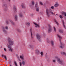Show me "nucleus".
<instances>
[{
  "mask_svg": "<svg viewBox=\"0 0 66 66\" xmlns=\"http://www.w3.org/2000/svg\"><path fill=\"white\" fill-rule=\"evenodd\" d=\"M20 66H21V65H22V63L21 62H20Z\"/></svg>",
  "mask_w": 66,
  "mask_h": 66,
  "instance_id": "79ce46f5",
  "label": "nucleus"
},
{
  "mask_svg": "<svg viewBox=\"0 0 66 66\" xmlns=\"http://www.w3.org/2000/svg\"><path fill=\"white\" fill-rule=\"evenodd\" d=\"M33 58H34V60H35V58H34V57Z\"/></svg>",
  "mask_w": 66,
  "mask_h": 66,
  "instance_id": "09e8293b",
  "label": "nucleus"
},
{
  "mask_svg": "<svg viewBox=\"0 0 66 66\" xmlns=\"http://www.w3.org/2000/svg\"><path fill=\"white\" fill-rule=\"evenodd\" d=\"M9 2H10V1H11V0H9Z\"/></svg>",
  "mask_w": 66,
  "mask_h": 66,
  "instance_id": "8fccbe9b",
  "label": "nucleus"
},
{
  "mask_svg": "<svg viewBox=\"0 0 66 66\" xmlns=\"http://www.w3.org/2000/svg\"><path fill=\"white\" fill-rule=\"evenodd\" d=\"M53 62L54 63H55V62H56V60H53Z\"/></svg>",
  "mask_w": 66,
  "mask_h": 66,
  "instance_id": "a19ab883",
  "label": "nucleus"
},
{
  "mask_svg": "<svg viewBox=\"0 0 66 66\" xmlns=\"http://www.w3.org/2000/svg\"><path fill=\"white\" fill-rule=\"evenodd\" d=\"M9 21L11 22V23L12 24H13V25H15V23H14V22H13V21H12L10 19H9L8 21H6V23L7 24H9Z\"/></svg>",
  "mask_w": 66,
  "mask_h": 66,
  "instance_id": "6e6552de",
  "label": "nucleus"
},
{
  "mask_svg": "<svg viewBox=\"0 0 66 66\" xmlns=\"http://www.w3.org/2000/svg\"><path fill=\"white\" fill-rule=\"evenodd\" d=\"M30 32L31 33V37L32 39L33 38V37H32V28H31L30 29Z\"/></svg>",
  "mask_w": 66,
  "mask_h": 66,
  "instance_id": "b1692460",
  "label": "nucleus"
},
{
  "mask_svg": "<svg viewBox=\"0 0 66 66\" xmlns=\"http://www.w3.org/2000/svg\"><path fill=\"white\" fill-rule=\"evenodd\" d=\"M13 10L15 11V12H17V9L15 6H14L13 8Z\"/></svg>",
  "mask_w": 66,
  "mask_h": 66,
  "instance_id": "a878e982",
  "label": "nucleus"
},
{
  "mask_svg": "<svg viewBox=\"0 0 66 66\" xmlns=\"http://www.w3.org/2000/svg\"><path fill=\"white\" fill-rule=\"evenodd\" d=\"M51 8L53 10V9H54V6H52L51 7Z\"/></svg>",
  "mask_w": 66,
  "mask_h": 66,
  "instance_id": "58836bf2",
  "label": "nucleus"
},
{
  "mask_svg": "<svg viewBox=\"0 0 66 66\" xmlns=\"http://www.w3.org/2000/svg\"><path fill=\"white\" fill-rule=\"evenodd\" d=\"M36 10L37 12H39V7L37 8H36Z\"/></svg>",
  "mask_w": 66,
  "mask_h": 66,
  "instance_id": "5701e85b",
  "label": "nucleus"
},
{
  "mask_svg": "<svg viewBox=\"0 0 66 66\" xmlns=\"http://www.w3.org/2000/svg\"><path fill=\"white\" fill-rule=\"evenodd\" d=\"M46 15L48 17H50V14H51L52 15H54V14H55V13H53V12L52 11V10L50 9L49 10L48 9H46Z\"/></svg>",
  "mask_w": 66,
  "mask_h": 66,
  "instance_id": "f03ea898",
  "label": "nucleus"
},
{
  "mask_svg": "<svg viewBox=\"0 0 66 66\" xmlns=\"http://www.w3.org/2000/svg\"><path fill=\"white\" fill-rule=\"evenodd\" d=\"M35 7L36 8L38 7V3L37 2L36 3L35 5Z\"/></svg>",
  "mask_w": 66,
  "mask_h": 66,
  "instance_id": "6ab92c4d",
  "label": "nucleus"
},
{
  "mask_svg": "<svg viewBox=\"0 0 66 66\" xmlns=\"http://www.w3.org/2000/svg\"><path fill=\"white\" fill-rule=\"evenodd\" d=\"M17 31H18L19 32H21V30H20L19 29H17Z\"/></svg>",
  "mask_w": 66,
  "mask_h": 66,
  "instance_id": "72a5a7b5",
  "label": "nucleus"
},
{
  "mask_svg": "<svg viewBox=\"0 0 66 66\" xmlns=\"http://www.w3.org/2000/svg\"><path fill=\"white\" fill-rule=\"evenodd\" d=\"M16 55L18 59H19V56H18V55L17 54H16Z\"/></svg>",
  "mask_w": 66,
  "mask_h": 66,
  "instance_id": "4c0bfd02",
  "label": "nucleus"
},
{
  "mask_svg": "<svg viewBox=\"0 0 66 66\" xmlns=\"http://www.w3.org/2000/svg\"><path fill=\"white\" fill-rule=\"evenodd\" d=\"M10 66H12V65H11V64H10Z\"/></svg>",
  "mask_w": 66,
  "mask_h": 66,
  "instance_id": "3c124183",
  "label": "nucleus"
},
{
  "mask_svg": "<svg viewBox=\"0 0 66 66\" xmlns=\"http://www.w3.org/2000/svg\"><path fill=\"white\" fill-rule=\"evenodd\" d=\"M3 31L4 32V33H7V31H6L5 30V29L4 28L3 29Z\"/></svg>",
  "mask_w": 66,
  "mask_h": 66,
  "instance_id": "4be33fe9",
  "label": "nucleus"
},
{
  "mask_svg": "<svg viewBox=\"0 0 66 66\" xmlns=\"http://www.w3.org/2000/svg\"><path fill=\"white\" fill-rule=\"evenodd\" d=\"M25 24L26 26H28V27H29L30 26V23L29 22H26V23Z\"/></svg>",
  "mask_w": 66,
  "mask_h": 66,
  "instance_id": "f3484780",
  "label": "nucleus"
},
{
  "mask_svg": "<svg viewBox=\"0 0 66 66\" xmlns=\"http://www.w3.org/2000/svg\"><path fill=\"white\" fill-rule=\"evenodd\" d=\"M41 66H43V64H42V63H41Z\"/></svg>",
  "mask_w": 66,
  "mask_h": 66,
  "instance_id": "de8ad7c7",
  "label": "nucleus"
},
{
  "mask_svg": "<svg viewBox=\"0 0 66 66\" xmlns=\"http://www.w3.org/2000/svg\"><path fill=\"white\" fill-rule=\"evenodd\" d=\"M5 28L6 29H7V30H8L9 29V28H8V27L7 26H6L5 27Z\"/></svg>",
  "mask_w": 66,
  "mask_h": 66,
  "instance_id": "e433bc0d",
  "label": "nucleus"
},
{
  "mask_svg": "<svg viewBox=\"0 0 66 66\" xmlns=\"http://www.w3.org/2000/svg\"><path fill=\"white\" fill-rule=\"evenodd\" d=\"M56 15H57V16L58 15V14H56Z\"/></svg>",
  "mask_w": 66,
  "mask_h": 66,
  "instance_id": "603ef678",
  "label": "nucleus"
},
{
  "mask_svg": "<svg viewBox=\"0 0 66 66\" xmlns=\"http://www.w3.org/2000/svg\"><path fill=\"white\" fill-rule=\"evenodd\" d=\"M2 57H4L6 61H7V57H6V56L4 55L3 54H2Z\"/></svg>",
  "mask_w": 66,
  "mask_h": 66,
  "instance_id": "f8f14e48",
  "label": "nucleus"
},
{
  "mask_svg": "<svg viewBox=\"0 0 66 66\" xmlns=\"http://www.w3.org/2000/svg\"><path fill=\"white\" fill-rule=\"evenodd\" d=\"M62 22L64 28H65V29H66V27H65V26L64 25V20H62Z\"/></svg>",
  "mask_w": 66,
  "mask_h": 66,
  "instance_id": "393cba45",
  "label": "nucleus"
},
{
  "mask_svg": "<svg viewBox=\"0 0 66 66\" xmlns=\"http://www.w3.org/2000/svg\"><path fill=\"white\" fill-rule=\"evenodd\" d=\"M40 54L41 55V57H43V52H41Z\"/></svg>",
  "mask_w": 66,
  "mask_h": 66,
  "instance_id": "cd10ccee",
  "label": "nucleus"
},
{
  "mask_svg": "<svg viewBox=\"0 0 66 66\" xmlns=\"http://www.w3.org/2000/svg\"><path fill=\"white\" fill-rule=\"evenodd\" d=\"M4 50L5 51H6V49L5 48H4Z\"/></svg>",
  "mask_w": 66,
  "mask_h": 66,
  "instance_id": "37998d69",
  "label": "nucleus"
},
{
  "mask_svg": "<svg viewBox=\"0 0 66 66\" xmlns=\"http://www.w3.org/2000/svg\"><path fill=\"white\" fill-rule=\"evenodd\" d=\"M39 21V18H38V21Z\"/></svg>",
  "mask_w": 66,
  "mask_h": 66,
  "instance_id": "c03bdc74",
  "label": "nucleus"
},
{
  "mask_svg": "<svg viewBox=\"0 0 66 66\" xmlns=\"http://www.w3.org/2000/svg\"><path fill=\"white\" fill-rule=\"evenodd\" d=\"M1 14H0V15Z\"/></svg>",
  "mask_w": 66,
  "mask_h": 66,
  "instance_id": "5fc2aeb1",
  "label": "nucleus"
},
{
  "mask_svg": "<svg viewBox=\"0 0 66 66\" xmlns=\"http://www.w3.org/2000/svg\"><path fill=\"white\" fill-rule=\"evenodd\" d=\"M19 15L21 17H22V13H21V12L20 13Z\"/></svg>",
  "mask_w": 66,
  "mask_h": 66,
  "instance_id": "7c9ffc66",
  "label": "nucleus"
},
{
  "mask_svg": "<svg viewBox=\"0 0 66 66\" xmlns=\"http://www.w3.org/2000/svg\"><path fill=\"white\" fill-rule=\"evenodd\" d=\"M54 31L55 32H56V28H55V27H54Z\"/></svg>",
  "mask_w": 66,
  "mask_h": 66,
  "instance_id": "c9c22d12",
  "label": "nucleus"
},
{
  "mask_svg": "<svg viewBox=\"0 0 66 66\" xmlns=\"http://www.w3.org/2000/svg\"><path fill=\"white\" fill-rule=\"evenodd\" d=\"M62 15H64L65 16H66V12H62Z\"/></svg>",
  "mask_w": 66,
  "mask_h": 66,
  "instance_id": "c756f323",
  "label": "nucleus"
},
{
  "mask_svg": "<svg viewBox=\"0 0 66 66\" xmlns=\"http://www.w3.org/2000/svg\"><path fill=\"white\" fill-rule=\"evenodd\" d=\"M55 59H57V62L58 63H59L60 64H61V65H63L64 64V62L63 61L61 60L60 58L56 56L55 57Z\"/></svg>",
  "mask_w": 66,
  "mask_h": 66,
  "instance_id": "20e7f679",
  "label": "nucleus"
},
{
  "mask_svg": "<svg viewBox=\"0 0 66 66\" xmlns=\"http://www.w3.org/2000/svg\"><path fill=\"white\" fill-rule=\"evenodd\" d=\"M60 18H61V19L63 18V16H62L61 15H60Z\"/></svg>",
  "mask_w": 66,
  "mask_h": 66,
  "instance_id": "ea45409f",
  "label": "nucleus"
},
{
  "mask_svg": "<svg viewBox=\"0 0 66 66\" xmlns=\"http://www.w3.org/2000/svg\"><path fill=\"white\" fill-rule=\"evenodd\" d=\"M21 6L22 8H23V9H25L26 8V7L24 5V3H22V4Z\"/></svg>",
  "mask_w": 66,
  "mask_h": 66,
  "instance_id": "4468645a",
  "label": "nucleus"
},
{
  "mask_svg": "<svg viewBox=\"0 0 66 66\" xmlns=\"http://www.w3.org/2000/svg\"><path fill=\"white\" fill-rule=\"evenodd\" d=\"M2 46L1 47V48H2Z\"/></svg>",
  "mask_w": 66,
  "mask_h": 66,
  "instance_id": "864d4df0",
  "label": "nucleus"
},
{
  "mask_svg": "<svg viewBox=\"0 0 66 66\" xmlns=\"http://www.w3.org/2000/svg\"><path fill=\"white\" fill-rule=\"evenodd\" d=\"M61 54L62 55H64L66 56V53H65V52H62L61 53Z\"/></svg>",
  "mask_w": 66,
  "mask_h": 66,
  "instance_id": "dca6fc26",
  "label": "nucleus"
},
{
  "mask_svg": "<svg viewBox=\"0 0 66 66\" xmlns=\"http://www.w3.org/2000/svg\"><path fill=\"white\" fill-rule=\"evenodd\" d=\"M14 64L16 66H18V65H17V63H16V62L15 61L14 62Z\"/></svg>",
  "mask_w": 66,
  "mask_h": 66,
  "instance_id": "f704fd0d",
  "label": "nucleus"
},
{
  "mask_svg": "<svg viewBox=\"0 0 66 66\" xmlns=\"http://www.w3.org/2000/svg\"><path fill=\"white\" fill-rule=\"evenodd\" d=\"M57 36L58 37H59L60 38L59 40L60 43V45H59V47L60 48L63 49V48H64V46H65V44L61 42V39H62V38L61 37V36L59 35V34L57 35Z\"/></svg>",
  "mask_w": 66,
  "mask_h": 66,
  "instance_id": "f257e3e1",
  "label": "nucleus"
},
{
  "mask_svg": "<svg viewBox=\"0 0 66 66\" xmlns=\"http://www.w3.org/2000/svg\"><path fill=\"white\" fill-rule=\"evenodd\" d=\"M51 43L52 45V46H54V41H53L52 40L51 42Z\"/></svg>",
  "mask_w": 66,
  "mask_h": 66,
  "instance_id": "aec40b11",
  "label": "nucleus"
},
{
  "mask_svg": "<svg viewBox=\"0 0 66 66\" xmlns=\"http://www.w3.org/2000/svg\"><path fill=\"white\" fill-rule=\"evenodd\" d=\"M39 3L40 4V5H43V3H42V2H39Z\"/></svg>",
  "mask_w": 66,
  "mask_h": 66,
  "instance_id": "473e14b6",
  "label": "nucleus"
},
{
  "mask_svg": "<svg viewBox=\"0 0 66 66\" xmlns=\"http://www.w3.org/2000/svg\"><path fill=\"white\" fill-rule=\"evenodd\" d=\"M3 7L5 11H6L7 10V4H6V2L4 1L3 2Z\"/></svg>",
  "mask_w": 66,
  "mask_h": 66,
  "instance_id": "7ed1b4c3",
  "label": "nucleus"
},
{
  "mask_svg": "<svg viewBox=\"0 0 66 66\" xmlns=\"http://www.w3.org/2000/svg\"><path fill=\"white\" fill-rule=\"evenodd\" d=\"M34 4H35V2H34V1H32V3L29 5V6L31 7H32Z\"/></svg>",
  "mask_w": 66,
  "mask_h": 66,
  "instance_id": "9d476101",
  "label": "nucleus"
},
{
  "mask_svg": "<svg viewBox=\"0 0 66 66\" xmlns=\"http://www.w3.org/2000/svg\"><path fill=\"white\" fill-rule=\"evenodd\" d=\"M48 26L49 28H48V33H50L52 31V28L51 27V26L49 24H48Z\"/></svg>",
  "mask_w": 66,
  "mask_h": 66,
  "instance_id": "1a4fd4ad",
  "label": "nucleus"
},
{
  "mask_svg": "<svg viewBox=\"0 0 66 66\" xmlns=\"http://www.w3.org/2000/svg\"><path fill=\"white\" fill-rule=\"evenodd\" d=\"M7 47L9 48V51H11V52H13V51H12V49H11V46H10L9 45H8Z\"/></svg>",
  "mask_w": 66,
  "mask_h": 66,
  "instance_id": "9b49d317",
  "label": "nucleus"
},
{
  "mask_svg": "<svg viewBox=\"0 0 66 66\" xmlns=\"http://www.w3.org/2000/svg\"><path fill=\"white\" fill-rule=\"evenodd\" d=\"M59 31L62 34L64 33V31H63V30L62 29H60L59 30Z\"/></svg>",
  "mask_w": 66,
  "mask_h": 66,
  "instance_id": "2eb2a0df",
  "label": "nucleus"
},
{
  "mask_svg": "<svg viewBox=\"0 0 66 66\" xmlns=\"http://www.w3.org/2000/svg\"><path fill=\"white\" fill-rule=\"evenodd\" d=\"M8 42L9 44L10 45H13L14 44L13 43V41H12V40H11V39L10 38V37H8Z\"/></svg>",
  "mask_w": 66,
  "mask_h": 66,
  "instance_id": "39448f33",
  "label": "nucleus"
},
{
  "mask_svg": "<svg viewBox=\"0 0 66 66\" xmlns=\"http://www.w3.org/2000/svg\"><path fill=\"white\" fill-rule=\"evenodd\" d=\"M35 52L37 54H39V52L38 50H36L35 51Z\"/></svg>",
  "mask_w": 66,
  "mask_h": 66,
  "instance_id": "ddd939ff",
  "label": "nucleus"
},
{
  "mask_svg": "<svg viewBox=\"0 0 66 66\" xmlns=\"http://www.w3.org/2000/svg\"><path fill=\"white\" fill-rule=\"evenodd\" d=\"M37 38L38 40H39V42H40L41 40H40V39L42 38V36L41 35H39V34H37L36 35Z\"/></svg>",
  "mask_w": 66,
  "mask_h": 66,
  "instance_id": "0eeeda50",
  "label": "nucleus"
},
{
  "mask_svg": "<svg viewBox=\"0 0 66 66\" xmlns=\"http://www.w3.org/2000/svg\"><path fill=\"white\" fill-rule=\"evenodd\" d=\"M59 4H58L56 3L55 4L54 6L55 7H57L59 6Z\"/></svg>",
  "mask_w": 66,
  "mask_h": 66,
  "instance_id": "bb28decb",
  "label": "nucleus"
},
{
  "mask_svg": "<svg viewBox=\"0 0 66 66\" xmlns=\"http://www.w3.org/2000/svg\"><path fill=\"white\" fill-rule=\"evenodd\" d=\"M54 21L57 24V25H59V23H58L57 21H56V20L55 19L54 20Z\"/></svg>",
  "mask_w": 66,
  "mask_h": 66,
  "instance_id": "c85d7f7f",
  "label": "nucleus"
},
{
  "mask_svg": "<svg viewBox=\"0 0 66 66\" xmlns=\"http://www.w3.org/2000/svg\"><path fill=\"white\" fill-rule=\"evenodd\" d=\"M34 23L35 24V25H36L35 27H36V28H37V27H39V25H38L37 24L34 23Z\"/></svg>",
  "mask_w": 66,
  "mask_h": 66,
  "instance_id": "a211bd4d",
  "label": "nucleus"
},
{
  "mask_svg": "<svg viewBox=\"0 0 66 66\" xmlns=\"http://www.w3.org/2000/svg\"><path fill=\"white\" fill-rule=\"evenodd\" d=\"M20 57L22 60V64H23V65H25L26 64V63H25V61H24V56L23 55H22L21 56H20Z\"/></svg>",
  "mask_w": 66,
  "mask_h": 66,
  "instance_id": "423d86ee",
  "label": "nucleus"
},
{
  "mask_svg": "<svg viewBox=\"0 0 66 66\" xmlns=\"http://www.w3.org/2000/svg\"><path fill=\"white\" fill-rule=\"evenodd\" d=\"M20 58H19L18 59L19 61H20H20H21V60H20Z\"/></svg>",
  "mask_w": 66,
  "mask_h": 66,
  "instance_id": "49530a36",
  "label": "nucleus"
},
{
  "mask_svg": "<svg viewBox=\"0 0 66 66\" xmlns=\"http://www.w3.org/2000/svg\"><path fill=\"white\" fill-rule=\"evenodd\" d=\"M18 19V16H17V15H16L15 16V21H17V19Z\"/></svg>",
  "mask_w": 66,
  "mask_h": 66,
  "instance_id": "412c9836",
  "label": "nucleus"
},
{
  "mask_svg": "<svg viewBox=\"0 0 66 66\" xmlns=\"http://www.w3.org/2000/svg\"><path fill=\"white\" fill-rule=\"evenodd\" d=\"M33 15H34L33 14H32L31 15V16H33Z\"/></svg>",
  "mask_w": 66,
  "mask_h": 66,
  "instance_id": "a18cd8bd",
  "label": "nucleus"
},
{
  "mask_svg": "<svg viewBox=\"0 0 66 66\" xmlns=\"http://www.w3.org/2000/svg\"><path fill=\"white\" fill-rule=\"evenodd\" d=\"M29 47H30L31 48H33V46L31 45H29Z\"/></svg>",
  "mask_w": 66,
  "mask_h": 66,
  "instance_id": "2f4dec72",
  "label": "nucleus"
}]
</instances>
